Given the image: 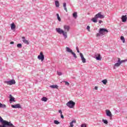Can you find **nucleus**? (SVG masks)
Listing matches in <instances>:
<instances>
[{
	"label": "nucleus",
	"mask_w": 127,
	"mask_h": 127,
	"mask_svg": "<svg viewBox=\"0 0 127 127\" xmlns=\"http://www.w3.org/2000/svg\"><path fill=\"white\" fill-rule=\"evenodd\" d=\"M109 31L106 28H100L99 30V33L96 34V37H99V36H103L105 35L106 33H108Z\"/></svg>",
	"instance_id": "f03ea898"
},
{
	"label": "nucleus",
	"mask_w": 127,
	"mask_h": 127,
	"mask_svg": "<svg viewBox=\"0 0 127 127\" xmlns=\"http://www.w3.org/2000/svg\"><path fill=\"white\" fill-rule=\"evenodd\" d=\"M98 18H100V19L105 18V15H102L101 12H99L98 13H97V14H96L95 15V17L94 18H93L91 19V20H92V21H93V22L96 23V22H98V21L97 20V19H98Z\"/></svg>",
	"instance_id": "7ed1b4c3"
},
{
	"label": "nucleus",
	"mask_w": 127,
	"mask_h": 127,
	"mask_svg": "<svg viewBox=\"0 0 127 127\" xmlns=\"http://www.w3.org/2000/svg\"><path fill=\"white\" fill-rule=\"evenodd\" d=\"M96 60H98L101 61L102 60V57H101V54H98L96 56Z\"/></svg>",
	"instance_id": "9b49d317"
},
{
	"label": "nucleus",
	"mask_w": 127,
	"mask_h": 127,
	"mask_svg": "<svg viewBox=\"0 0 127 127\" xmlns=\"http://www.w3.org/2000/svg\"><path fill=\"white\" fill-rule=\"evenodd\" d=\"M59 113L60 114H61V115H62V111L59 110Z\"/></svg>",
	"instance_id": "ea45409f"
},
{
	"label": "nucleus",
	"mask_w": 127,
	"mask_h": 127,
	"mask_svg": "<svg viewBox=\"0 0 127 127\" xmlns=\"http://www.w3.org/2000/svg\"><path fill=\"white\" fill-rule=\"evenodd\" d=\"M22 41H23V42H24V43H25L26 44H29L28 41H27V40H26V39H25V37H22Z\"/></svg>",
	"instance_id": "ddd939ff"
},
{
	"label": "nucleus",
	"mask_w": 127,
	"mask_h": 127,
	"mask_svg": "<svg viewBox=\"0 0 127 127\" xmlns=\"http://www.w3.org/2000/svg\"><path fill=\"white\" fill-rule=\"evenodd\" d=\"M38 59H39V60H41L42 62L44 60V55L42 52H41L40 55L38 56Z\"/></svg>",
	"instance_id": "423d86ee"
},
{
	"label": "nucleus",
	"mask_w": 127,
	"mask_h": 127,
	"mask_svg": "<svg viewBox=\"0 0 127 127\" xmlns=\"http://www.w3.org/2000/svg\"><path fill=\"white\" fill-rule=\"evenodd\" d=\"M87 29L88 30V31H90V26H87Z\"/></svg>",
	"instance_id": "4c0bfd02"
},
{
	"label": "nucleus",
	"mask_w": 127,
	"mask_h": 127,
	"mask_svg": "<svg viewBox=\"0 0 127 127\" xmlns=\"http://www.w3.org/2000/svg\"><path fill=\"white\" fill-rule=\"evenodd\" d=\"M71 54L73 55V57H74V58H77V56L76 55V54H75V53H74V52H72L71 53Z\"/></svg>",
	"instance_id": "c756f323"
},
{
	"label": "nucleus",
	"mask_w": 127,
	"mask_h": 127,
	"mask_svg": "<svg viewBox=\"0 0 127 127\" xmlns=\"http://www.w3.org/2000/svg\"><path fill=\"white\" fill-rule=\"evenodd\" d=\"M57 74L59 76H61V75H62V72L57 71Z\"/></svg>",
	"instance_id": "473e14b6"
},
{
	"label": "nucleus",
	"mask_w": 127,
	"mask_h": 127,
	"mask_svg": "<svg viewBox=\"0 0 127 127\" xmlns=\"http://www.w3.org/2000/svg\"><path fill=\"white\" fill-rule=\"evenodd\" d=\"M120 66H121V63H117L114 64V69H116V67H120Z\"/></svg>",
	"instance_id": "2eb2a0df"
},
{
	"label": "nucleus",
	"mask_w": 127,
	"mask_h": 127,
	"mask_svg": "<svg viewBox=\"0 0 127 127\" xmlns=\"http://www.w3.org/2000/svg\"><path fill=\"white\" fill-rule=\"evenodd\" d=\"M81 127H87V125L86 124H82L81 126Z\"/></svg>",
	"instance_id": "c9c22d12"
},
{
	"label": "nucleus",
	"mask_w": 127,
	"mask_h": 127,
	"mask_svg": "<svg viewBox=\"0 0 127 127\" xmlns=\"http://www.w3.org/2000/svg\"><path fill=\"white\" fill-rule=\"evenodd\" d=\"M79 55L81 57V59L82 60V63H86V59L84 58V55H83V54H82L81 53H80Z\"/></svg>",
	"instance_id": "6e6552de"
},
{
	"label": "nucleus",
	"mask_w": 127,
	"mask_h": 127,
	"mask_svg": "<svg viewBox=\"0 0 127 127\" xmlns=\"http://www.w3.org/2000/svg\"><path fill=\"white\" fill-rule=\"evenodd\" d=\"M50 88H52V89H58V85H50Z\"/></svg>",
	"instance_id": "dca6fc26"
},
{
	"label": "nucleus",
	"mask_w": 127,
	"mask_h": 127,
	"mask_svg": "<svg viewBox=\"0 0 127 127\" xmlns=\"http://www.w3.org/2000/svg\"><path fill=\"white\" fill-rule=\"evenodd\" d=\"M47 100H48L47 98L45 97H43L41 99V100L43 101V102H47Z\"/></svg>",
	"instance_id": "4be33fe9"
},
{
	"label": "nucleus",
	"mask_w": 127,
	"mask_h": 127,
	"mask_svg": "<svg viewBox=\"0 0 127 127\" xmlns=\"http://www.w3.org/2000/svg\"><path fill=\"white\" fill-rule=\"evenodd\" d=\"M106 116L108 117H112V112L109 110H106Z\"/></svg>",
	"instance_id": "9d476101"
},
{
	"label": "nucleus",
	"mask_w": 127,
	"mask_h": 127,
	"mask_svg": "<svg viewBox=\"0 0 127 127\" xmlns=\"http://www.w3.org/2000/svg\"><path fill=\"white\" fill-rule=\"evenodd\" d=\"M94 89H95V90H98V87L95 86Z\"/></svg>",
	"instance_id": "37998d69"
},
{
	"label": "nucleus",
	"mask_w": 127,
	"mask_h": 127,
	"mask_svg": "<svg viewBox=\"0 0 127 127\" xmlns=\"http://www.w3.org/2000/svg\"><path fill=\"white\" fill-rule=\"evenodd\" d=\"M73 17H74V18H77V12H75L73 13Z\"/></svg>",
	"instance_id": "393cba45"
},
{
	"label": "nucleus",
	"mask_w": 127,
	"mask_h": 127,
	"mask_svg": "<svg viewBox=\"0 0 127 127\" xmlns=\"http://www.w3.org/2000/svg\"><path fill=\"white\" fill-rule=\"evenodd\" d=\"M102 22H103V21H102V20L99 21V23L101 24V23H102Z\"/></svg>",
	"instance_id": "a19ab883"
},
{
	"label": "nucleus",
	"mask_w": 127,
	"mask_h": 127,
	"mask_svg": "<svg viewBox=\"0 0 127 127\" xmlns=\"http://www.w3.org/2000/svg\"><path fill=\"white\" fill-rule=\"evenodd\" d=\"M10 44H14V42H11Z\"/></svg>",
	"instance_id": "79ce46f5"
},
{
	"label": "nucleus",
	"mask_w": 127,
	"mask_h": 127,
	"mask_svg": "<svg viewBox=\"0 0 127 127\" xmlns=\"http://www.w3.org/2000/svg\"><path fill=\"white\" fill-rule=\"evenodd\" d=\"M11 107L13 108V109H21V106L19 104H17L15 105H12Z\"/></svg>",
	"instance_id": "1a4fd4ad"
},
{
	"label": "nucleus",
	"mask_w": 127,
	"mask_h": 127,
	"mask_svg": "<svg viewBox=\"0 0 127 127\" xmlns=\"http://www.w3.org/2000/svg\"><path fill=\"white\" fill-rule=\"evenodd\" d=\"M57 16L59 21H61V18H60V16H59V14L57 13Z\"/></svg>",
	"instance_id": "a878e982"
},
{
	"label": "nucleus",
	"mask_w": 127,
	"mask_h": 127,
	"mask_svg": "<svg viewBox=\"0 0 127 127\" xmlns=\"http://www.w3.org/2000/svg\"><path fill=\"white\" fill-rule=\"evenodd\" d=\"M55 4H56V6L57 7H59V5H60L59 1H55Z\"/></svg>",
	"instance_id": "5701e85b"
},
{
	"label": "nucleus",
	"mask_w": 127,
	"mask_h": 127,
	"mask_svg": "<svg viewBox=\"0 0 127 127\" xmlns=\"http://www.w3.org/2000/svg\"><path fill=\"white\" fill-rule=\"evenodd\" d=\"M118 63H121L122 61L121 60V59L120 58H118Z\"/></svg>",
	"instance_id": "f704fd0d"
},
{
	"label": "nucleus",
	"mask_w": 127,
	"mask_h": 127,
	"mask_svg": "<svg viewBox=\"0 0 127 127\" xmlns=\"http://www.w3.org/2000/svg\"><path fill=\"white\" fill-rule=\"evenodd\" d=\"M64 30L60 28H57L56 30L59 34H63L64 38L66 39V38H67V32H69V30H70V26L68 25H64Z\"/></svg>",
	"instance_id": "f257e3e1"
},
{
	"label": "nucleus",
	"mask_w": 127,
	"mask_h": 127,
	"mask_svg": "<svg viewBox=\"0 0 127 127\" xmlns=\"http://www.w3.org/2000/svg\"><path fill=\"white\" fill-rule=\"evenodd\" d=\"M76 49L77 50V52H78V53H80V51H79V48H78V47H76Z\"/></svg>",
	"instance_id": "e433bc0d"
},
{
	"label": "nucleus",
	"mask_w": 127,
	"mask_h": 127,
	"mask_svg": "<svg viewBox=\"0 0 127 127\" xmlns=\"http://www.w3.org/2000/svg\"><path fill=\"white\" fill-rule=\"evenodd\" d=\"M54 123V124H55V125H59V124H60V122H59L57 120H55Z\"/></svg>",
	"instance_id": "bb28decb"
},
{
	"label": "nucleus",
	"mask_w": 127,
	"mask_h": 127,
	"mask_svg": "<svg viewBox=\"0 0 127 127\" xmlns=\"http://www.w3.org/2000/svg\"><path fill=\"white\" fill-rule=\"evenodd\" d=\"M66 50L67 52H68L69 53H72L73 52V51L68 47H66Z\"/></svg>",
	"instance_id": "4468645a"
},
{
	"label": "nucleus",
	"mask_w": 127,
	"mask_h": 127,
	"mask_svg": "<svg viewBox=\"0 0 127 127\" xmlns=\"http://www.w3.org/2000/svg\"><path fill=\"white\" fill-rule=\"evenodd\" d=\"M63 5L64 10H65L66 12H68V10H67V7H66V2H64Z\"/></svg>",
	"instance_id": "6ab92c4d"
},
{
	"label": "nucleus",
	"mask_w": 127,
	"mask_h": 127,
	"mask_svg": "<svg viewBox=\"0 0 127 127\" xmlns=\"http://www.w3.org/2000/svg\"><path fill=\"white\" fill-rule=\"evenodd\" d=\"M11 29L12 30H13V29H15V24H14V23H12L11 24Z\"/></svg>",
	"instance_id": "f3484780"
},
{
	"label": "nucleus",
	"mask_w": 127,
	"mask_h": 127,
	"mask_svg": "<svg viewBox=\"0 0 127 127\" xmlns=\"http://www.w3.org/2000/svg\"><path fill=\"white\" fill-rule=\"evenodd\" d=\"M66 105L68 108H69V109H73V108L75 107V105H76V103L73 102L72 100H70L66 103Z\"/></svg>",
	"instance_id": "39448f33"
},
{
	"label": "nucleus",
	"mask_w": 127,
	"mask_h": 127,
	"mask_svg": "<svg viewBox=\"0 0 127 127\" xmlns=\"http://www.w3.org/2000/svg\"><path fill=\"white\" fill-rule=\"evenodd\" d=\"M10 102H15V100H14V97H13L11 95H10Z\"/></svg>",
	"instance_id": "a211bd4d"
},
{
	"label": "nucleus",
	"mask_w": 127,
	"mask_h": 127,
	"mask_svg": "<svg viewBox=\"0 0 127 127\" xmlns=\"http://www.w3.org/2000/svg\"><path fill=\"white\" fill-rule=\"evenodd\" d=\"M122 21L123 22H126V21H127V15H123L122 17Z\"/></svg>",
	"instance_id": "f8f14e48"
},
{
	"label": "nucleus",
	"mask_w": 127,
	"mask_h": 127,
	"mask_svg": "<svg viewBox=\"0 0 127 127\" xmlns=\"http://www.w3.org/2000/svg\"><path fill=\"white\" fill-rule=\"evenodd\" d=\"M0 123H1V125L5 126H12V124L10 122H7V121L3 120V119H2L1 117L0 116Z\"/></svg>",
	"instance_id": "20e7f679"
},
{
	"label": "nucleus",
	"mask_w": 127,
	"mask_h": 127,
	"mask_svg": "<svg viewBox=\"0 0 127 127\" xmlns=\"http://www.w3.org/2000/svg\"><path fill=\"white\" fill-rule=\"evenodd\" d=\"M126 61H127V60H122L121 63H120V64H122V63H124L125 62H126Z\"/></svg>",
	"instance_id": "72a5a7b5"
},
{
	"label": "nucleus",
	"mask_w": 127,
	"mask_h": 127,
	"mask_svg": "<svg viewBox=\"0 0 127 127\" xmlns=\"http://www.w3.org/2000/svg\"><path fill=\"white\" fill-rule=\"evenodd\" d=\"M61 118H62V119H64V116H63V114H61Z\"/></svg>",
	"instance_id": "58836bf2"
},
{
	"label": "nucleus",
	"mask_w": 127,
	"mask_h": 127,
	"mask_svg": "<svg viewBox=\"0 0 127 127\" xmlns=\"http://www.w3.org/2000/svg\"><path fill=\"white\" fill-rule=\"evenodd\" d=\"M102 121L103 122L104 124H105V125H108V121L106 120H103Z\"/></svg>",
	"instance_id": "c85d7f7f"
},
{
	"label": "nucleus",
	"mask_w": 127,
	"mask_h": 127,
	"mask_svg": "<svg viewBox=\"0 0 127 127\" xmlns=\"http://www.w3.org/2000/svg\"><path fill=\"white\" fill-rule=\"evenodd\" d=\"M64 83H65V85H66V86H69V85H70V83H69V82H68L67 81H64Z\"/></svg>",
	"instance_id": "2f4dec72"
},
{
	"label": "nucleus",
	"mask_w": 127,
	"mask_h": 127,
	"mask_svg": "<svg viewBox=\"0 0 127 127\" xmlns=\"http://www.w3.org/2000/svg\"><path fill=\"white\" fill-rule=\"evenodd\" d=\"M0 108H5V105L0 103Z\"/></svg>",
	"instance_id": "7c9ffc66"
},
{
	"label": "nucleus",
	"mask_w": 127,
	"mask_h": 127,
	"mask_svg": "<svg viewBox=\"0 0 127 127\" xmlns=\"http://www.w3.org/2000/svg\"><path fill=\"white\" fill-rule=\"evenodd\" d=\"M5 83H6L7 85H14V84H15V80L12 79L10 81H5Z\"/></svg>",
	"instance_id": "0eeeda50"
},
{
	"label": "nucleus",
	"mask_w": 127,
	"mask_h": 127,
	"mask_svg": "<svg viewBox=\"0 0 127 127\" xmlns=\"http://www.w3.org/2000/svg\"><path fill=\"white\" fill-rule=\"evenodd\" d=\"M17 47H18V48H21V47H22V45L21 44H18L17 45Z\"/></svg>",
	"instance_id": "cd10ccee"
},
{
	"label": "nucleus",
	"mask_w": 127,
	"mask_h": 127,
	"mask_svg": "<svg viewBox=\"0 0 127 127\" xmlns=\"http://www.w3.org/2000/svg\"><path fill=\"white\" fill-rule=\"evenodd\" d=\"M73 123H76V121L73 120V121H72L70 123L69 125L70 126V127H74V125H73Z\"/></svg>",
	"instance_id": "aec40b11"
},
{
	"label": "nucleus",
	"mask_w": 127,
	"mask_h": 127,
	"mask_svg": "<svg viewBox=\"0 0 127 127\" xmlns=\"http://www.w3.org/2000/svg\"><path fill=\"white\" fill-rule=\"evenodd\" d=\"M121 39L122 40L123 43H125V42H126V40L125 39V37H124V36H121Z\"/></svg>",
	"instance_id": "b1692460"
},
{
	"label": "nucleus",
	"mask_w": 127,
	"mask_h": 127,
	"mask_svg": "<svg viewBox=\"0 0 127 127\" xmlns=\"http://www.w3.org/2000/svg\"><path fill=\"white\" fill-rule=\"evenodd\" d=\"M102 82V83H103L104 85H107V83H108V80L107 79H104V80H103Z\"/></svg>",
	"instance_id": "412c9836"
}]
</instances>
